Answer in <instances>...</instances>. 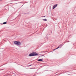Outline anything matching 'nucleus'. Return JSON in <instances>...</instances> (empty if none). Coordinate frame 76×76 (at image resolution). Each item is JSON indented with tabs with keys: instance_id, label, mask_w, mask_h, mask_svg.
Returning <instances> with one entry per match:
<instances>
[{
	"instance_id": "f8f14e48",
	"label": "nucleus",
	"mask_w": 76,
	"mask_h": 76,
	"mask_svg": "<svg viewBox=\"0 0 76 76\" xmlns=\"http://www.w3.org/2000/svg\"><path fill=\"white\" fill-rule=\"evenodd\" d=\"M41 56H40L39 57H40Z\"/></svg>"
},
{
	"instance_id": "9d476101",
	"label": "nucleus",
	"mask_w": 76,
	"mask_h": 76,
	"mask_svg": "<svg viewBox=\"0 0 76 76\" xmlns=\"http://www.w3.org/2000/svg\"><path fill=\"white\" fill-rule=\"evenodd\" d=\"M32 66V65H30V66Z\"/></svg>"
},
{
	"instance_id": "7ed1b4c3",
	"label": "nucleus",
	"mask_w": 76,
	"mask_h": 76,
	"mask_svg": "<svg viewBox=\"0 0 76 76\" xmlns=\"http://www.w3.org/2000/svg\"><path fill=\"white\" fill-rule=\"evenodd\" d=\"M17 45H20V43L19 42H18Z\"/></svg>"
},
{
	"instance_id": "39448f33",
	"label": "nucleus",
	"mask_w": 76,
	"mask_h": 76,
	"mask_svg": "<svg viewBox=\"0 0 76 76\" xmlns=\"http://www.w3.org/2000/svg\"><path fill=\"white\" fill-rule=\"evenodd\" d=\"M18 42L17 41H15L14 42V44H15L16 45H17Z\"/></svg>"
},
{
	"instance_id": "1a4fd4ad",
	"label": "nucleus",
	"mask_w": 76,
	"mask_h": 76,
	"mask_svg": "<svg viewBox=\"0 0 76 76\" xmlns=\"http://www.w3.org/2000/svg\"><path fill=\"white\" fill-rule=\"evenodd\" d=\"M44 56L43 55H41V57H42V56Z\"/></svg>"
},
{
	"instance_id": "f257e3e1",
	"label": "nucleus",
	"mask_w": 76,
	"mask_h": 76,
	"mask_svg": "<svg viewBox=\"0 0 76 76\" xmlns=\"http://www.w3.org/2000/svg\"><path fill=\"white\" fill-rule=\"evenodd\" d=\"M37 55H38V54L37 53L33 52V53H30L29 54V56H37Z\"/></svg>"
},
{
	"instance_id": "20e7f679",
	"label": "nucleus",
	"mask_w": 76,
	"mask_h": 76,
	"mask_svg": "<svg viewBox=\"0 0 76 76\" xmlns=\"http://www.w3.org/2000/svg\"><path fill=\"white\" fill-rule=\"evenodd\" d=\"M61 45H60L57 48L54 50H57V49H58V48H61Z\"/></svg>"
},
{
	"instance_id": "6e6552de",
	"label": "nucleus",
	"mask_w": 76,
	"mask_h": 76,
	"mask_svg": "<svg viewBox=\"0 0 76 76\" xmlns=\"http://www.w3.org/2000/svg\"><path fill=\"white\" fill-rule=\"evenodd\" d=\"M43 20H45V21H47V20L46 19H43Z\"/></svg>"
},
{
	"instance_id": "f03ea898",
	"label": "nucleus",
	"mask_w": 76,
	"mask_h": 76,
	"mask_svg": "<svg viewBox=\"0 0 76 76\" xmlns=\"http://www.w3.org/2000/svg\"><path fill=\"white\" fill-rule=\"evenodd\" d=\"M58 5V4H56L53 6V10L54 9H55V8H56L57 7V6Z\"/></svg>"
},
{
	"instance_id": "9b49d317",
	"label": "nucleus",
	"mask_w": 76,
	"mask_h": 76,
	"mask_svg": "<svg viewBox=\"0 0 76 76\" xmlns=\"http://www.w3.org/2000/svg\"><path fill=\"white\" fill-rule=\"evenodd\" d=\"M38 61V60H37Z\"/></svg>"
},
{
	"instance_id": "0eeeda50",
	"label": "nucleus",
	"mask_w": 76,
	"mask_h": 76,
	"mask_svg": "<svg viewBox=\"0 0 76 76\" xmlns=\"http://www.w3.org/2000/svg\"><path fill=\"white\" fill-rule=\"evenodd\" d=\"M38 61H42V60L41 59H39L38 60Z\"/></svg>"
},
{
	"instance_id": "423d86ee",
	"label": "nucleus",
	"mask_w": 76,
	"mask_h": 76,
	"mask_svg": "<svg viewBox=\"0 0 76 76\" xmlns=\"http://www.w3.org/2000/svg\"><path fill=\"white\" fill-rule=\"evenodd\" d=\"M6 23H7V22H4L3 23V25H4L5 24H6Z\"/></svg>"
}]
</instances>
